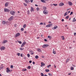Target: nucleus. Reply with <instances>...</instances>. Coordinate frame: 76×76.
Wrapping results in <instances>:
<instances>
[{"label":"nucleus","mask_w":76,"mask_h":76,"mask_svg":"<svg viewBox=\"0 0 76 76\" xmlns=\"http://www.w3.org/2000/svg\"><path fill=\"white\" fill-rule=\"evenodd\" d=\"M12 71V70L9 69V68H7L6 72L8 73H10V72H11Z\"/></svg>","instance_id":"obj_1"},{"label":"nucleus","mask_w":76,"mask_h":76,"mask_svg":"<svg viewBox=\"0 0 76 76\" xmlns=\"http://www.w3.org/2000/svg\"><path fill=\"white\" fill-rule=\"evenodd\" d=\"M15 11H11L10 12V13L12 15H13V16L15 15Z\"/></svg>","instance_id":"obj_2"},{"label":"nucleus","mask_w":76,"mask_h":76,"mask_svg":"<svg viewBox=\"0 0 76 76\" xmlns=\"http://www.w3.org/2000/svg\"><path fill=\"white\" fill-rule=\"evenodd\" d=\"M5 49V47L3 46H2L0 48V49L1 50V51H3V50H4Z\"/></svg>","instance_id":"obj_3"},{"label":"nucleus","mask_w":76,"mask_h":76,"mask_svg":"<svg viewBox=\"0 0 76 76\" xmlns=\"http://www.w3.org/2000/svg\"><path fill=\"white\" fill-rule=\"evenodd\" d=\"M48 47V45H44L42 46L43 48H45V47Z\"/></svg>","instance_id":"obj_4"},{"label":"nucleus","mask_w":76,"mask_h":76,"mask_svg":"<svg viewBox=\"0 0 76 76\" xmlns=\"http://www.w3.org/2000/svg\"><path fill=\"white\" fill-rule=\"evenodd\" d=\"M20 35V33H17L15 35V37H19Z\"/></svg>","instance_id":"obj_5"},{"label":"nucleus","mask_w":76,"mask_h":76,"mask_svg":"<svg viewBox=\"0 0 76 76\" xmlns=\"http://www.w3.org/2000/svg\"><path fill=\"white\" fill-rule=\"evenodd\" d=\"M4 11L5 12H9V9L7 8L4 9Z\"/></svg>","instance_id":"obj_6"},{"label":"nucleus","mask_w":76,"mask_h":76,"mask_svg":"<svg viewBox=\"0 0 76 76\" xmlns=\"http://www.w3.org/2000/svg\"><path fill=\"white\" fill-rule=\"evenodd\" d=\"M31 9L30 11H31V12H34V8L32 7H31Z\"/></svg>","instance_id":"obj_7"},{"label":"nucleus","mask_w":76,"mask_h":76,"mask_svg":"<svg viewBox=\"0 0 76 76\" xmlns=\"http://www.w3.org/2000/svg\"><path fill=\"white\" fill-rule=\"evenodd\" d=\"M43 13L45 15H47L48 14V12H47V11L46 10H44L43 11Z\"/></svg>","instance_id":"obj_8"},{"label":"nucleus","mask_w":76,"mask_h":76,"mask_svg":"<svg viewBox=\"0 0 76 76\" xmlns=\"http://www.w3.org/2000/svg\"><path fill=\"white\" fill-rule=\"evenodd\" d=\"M25 44H26V42H23L21 45V47H23V46L25 45Z\"/></svg>","instance_id":"obj_9"},{"label":"nucleus","mask_w":76,"mask_h":76,"mask_svg":"<svg viewBox=\"0 0 76 76\" xmlns=\"http://www.w3.org/2000/svg\"><path fill=\"white\" fill-rule=\"evenodd\" d=\"M13 19V16H11L10 18L8 19V20H12V19Z\"/></svg>","instance_id":"obj_10"},{"label":"nucleus","mask_w":76,"mask_h":76,"mask_svg":"<svg viewBox=\"0 0 76 76\" xmlns=\"http://www.w3.org/2000/svg\"><path fill=\"white\" fill-rule=\"evenodd\" d=\"M59 6H62L64 5V3L61 2L59 4Z\"/></svg>","instance_id":"obj_11"},{"label":"nucleus","mask_w":76,"mask_h":76,"mask_svg":"<svg viewBox=\"0 0 76 76\" xmlns=\"http://www.w3.org/2000/svg\"><path fill=\"white\" fill-rule=\"evenodd\" d=\"M58 28V26H54V27L52 28V29L53 30L56 29H57V28Z\"/></svg>","instance_id":"obj_12"},{"label":"nucleus","mask_w":76,"mask_h":76,"mask_svg":"<svg viewBox=\"0 0 76 76\" xmlns=\"http://www.w3.org/2000/svg\"><path fill=\"white\" fill-rule=\"evenodd\" d=\"M9 4L8 2H7L5 4V7H7L8 6V5Z\"/></svg>","instance_id":"obj_13"},{"label":"nucleus","mask_w":76,"mask_h":76,"mask_svg":"<svg viewBox=\"0 0 76 76\" xmlns=\"http://www.w3.org/2000/svg\"><path fill=\"white\" fill-rule=\"evenodd\" d=\"M30 52L31 54V55H33V54H34V51H33L30 50Z\"/></svg>","instance_id":"obj_14"},{"label":"nucleus","mask_w":76,"mask_h":76,"mask_svg":"<svg viewBox=\"0 0 76 76\" xmlns=\"http://www.w3.org/2000/svg\"><path fill=\"white\" fill-rule=\"evenodd\" d=\"M7 42V41L6 40H4L2 42V44H5V43H6V42Z\"/></svg>","instance_id":"obj_15"},{"label":"nucleus","mask_w":76,"mask_h":76,"mask_svg":"<svg viewBox=\"0 0 76 76\" xmlns=\"http://www.w3.org/2000/svg\"><path fill=\"white\" fill-rule=\"evenodd\" d=\"M41 67H42L43 66H45V64H44V63H43L42 62L41 63Z\"/></svg>","instance_id":"obj_16"},{"label":"nucleus","mask_w":76,"mask_h":76,"mask_svg":"<svg viewBox=\"0 0 76 76\" xmlns=\"http://www.w3.org/2000/svg\"><path fill=\"white\" fill-rule=\"evenodd\" d=\"M2 24L3 25H5V24H6V21H4L2 22Z\"/></svg>","instance_id":"obj_17"},{"label":"nucleus","mask_w":76,"mask_h":76,"mask_svg":"<svg viewBox=\"0 0 76 76\" xmlns=\"http://www.w3.org/2000/svg\"><path fill=\"white\" fill-rule=\"evenodd\" d=\"M68 4L69 6H72V3L71 2H69Z\"/></svg>","instance_id":"obj_18"},{"label":"nucleus","mask_w":76,"mask_h":76,"mask_svg":"<svg viewBox=\"0 0 76 76\" xmlns=\"http://www.w3.org/2000/svg\"><path fill=\"white\" fill-rule=\"evenodd\" d=\"M53 53L54 54H56V52L55 51V50H54V49H53Z\"/></svg>","instance_id":"obj_19"},{"label":"nucleus","mask_w":76,"mask_h":76,"mask_svg":"<svg viewBox=\"0 0 76 76\" xmlns=\"http://www.w3.org/2000/svg\"><path fill=\"white\" fill-rule=\"evenodd\" d=\"M37 50L38 52H41V50L39 48L37 49Z\"/></svg>","instance_id":"obj_20"},{"label":"nucleus","mask_w":76,"mask_h":76,"mask_svg":"<svg viewBox=\"0 0 76 76\" xmlns=\"http://www.w3.org/2000/svg\"><path fill=\"white\" fill-rule=\"evenodd\" d=\"M48 38H49L50 40V39H51L52 38V37L50 36H48Z\"/></svg>","instance_id":"obj_21"},{"label":"nucleus","mask_w":76,"mask_h":76,"mask_svg":"<svg viewBox=\"0 0 76 76\" xmlns=\"http://www.w3.org/2000/svg\"><path fill=\"white\" fill-rule=\"evenodd\" d=\"M67 13H68V12H66L65 13L64 15V16H66V15H67V14H68Z\"/></svg>","instance_id":"obj_22"},{"label":"nucleus","mask_w":76,"mask_h":76,"mask_svg":"<svg viewBox=\"0 0 76 76\" xmlns=\"http://www.w3.org/2000/svg\"><path fill=\"white\" fill-rule=\"evenodd\" d=\"M70 69L71 70H74V68L73 66H71L70 68Z\"/></svg>","instance_id":"obj_23"},{"label":"nucleus","mask_w":76,"mask_h":76,"mask_svg":"<svg viewBox=\"0 0 76 76\" xmlns=\"http://www.w3.org/2000/svg\"><path fill=\"white\" fill-rule=\"evenodd\" d=\"M41 1L42 2V3H46V1H45L44 0H41Z\"/></svg>","instance_id":"obj_24"},{"label":"nucleus","mask_w":76,"mask_h":76,"mask_svg":"<svg viewBox=\"0 0 76 76\" xmlns=\"http://www.w3.org/2000/svg\"><path fill=\"white\" fill-rule=\"evenodd\" d=\"M17 42L19 43V44H22V42L19 41L18 40H17Z\"/></svg>","instance_id":"obj_25"},{"label":"nucleus","mask_w":76,"mask_h":76,"mask_svg":"<svg viewBox=\"0 0 76 76\" xmlns=\"http://www.w3.org/2000/svg\"><path fill=\"white\" fill-rule=\"evenodd\" d=\"M35 58H36V59H37V58H39V56H38L37 55L35 56Z\"/></svg>","instance_id":"obj_26"},{"label":"nucleus","mask_w":76,"mask_h":76,"mask_svg":"<svg viewBox=\"0 0 76 76\" xmlns=\"http://www.w3.org/2000/svg\"><path fill=\"white\" fill-rule=\"evenodd\" d=\"M45 72H50V70L49 69H46L45 70Z\"/></svg>","instance_id":"obj_27"},{"label":"nucleus","mask_w":76,"mask_h":76,"mask_svg":"<svg viewBox=\"0 0 76 76\" xmlns=\"http://www.w3.org/2000/svg\"><path fill=\"white\" fill-rule=\"evenodd\" d=\"M43 9L44 10H46L47 9V7H43Z\"/></svg>","instance_id":"obj_28"},{"label":"nucleus","mask_w":76,"mask_h":76,"mask_svg":"<svg viewBox=\"0 0 76 76\" xmlns=\"http://www.w3.org/2000/svg\"><path fill=\"white\" fill-rule=\"evenodd\" d=\"M24 1H25V2L26 3H28V0H24Z\"/></svg>","instance_id":"obj_29"},{"label":"nucleus","mask_w":76,"mask_h":76,"mask_svg":"<svg viewBox=\"0 0 76 76\" xmlns=\"http://www.w3.org/2000/svg\"><path fill=\"white\" fill-rule=\"evenodd\" d=\"M27 69H22L23 71H26Z\"/></svg>","instance_id":"obj_30"},{"label":"nucleus","mask_w":76,"mask_h":76,"mask_svg":"<svg viewBox=\"0 0 76 76\" xmlns=\"http://www.w3.org/2000/svg\"><path fill=\"white\" fill-rule=\"evenodd\" d=\"M24 49V48H20V50H23Z\"/></svg>","instance_id":"obj_31"},{"label":"nucleus","mask_w":76,"mask_h":76,"mask_svg":"<svg viewBox=\"0 0 76 76\" xmlns=\"http://www.w3.org/2000/svg\"><path fill=\"white\" fill-rule=\"evenodd\" d=\"M61 38H62V39L63 40H64V37L63 36H62L61 37Z\"/></svg>","instance_id":"obj_32"},{"label":"nucleus","mask_w":76,"mask_h":76,"mask_svg":"<svg viewBox=\"0 0 76 76\" xmlns=\"http://www.w3.org/2000/svg\"><path fill=\"white\" fill-rule=\"evenodd\" d=\"M51 65L50 64L49 65H48L47 66V67L48 68H49V67H50V66H51Z\"/></svg>","instance_id":"obj_33"},{"label":"nucleus","mask_w":76,"mask_h":76,"mask_svg":"<svg viewBox=\"0 0 76 76\" xmlns=\"http://www.w3.org/2000/svg\"><path fill=\"white\" fill-rule=\"evenodd\" d=\"M49 26L50 27V26H51L52 25H53V24L51 23L49 24Z\"/></svg>","instance_id":"obj_34"},{"label":"nucleus","mask_w":76,"mask_h":76,"mask_svg":"<svg viewBox=\"0 0 76 76\" xmlns=\"http://www.w3.org/2000/svg\"><path fill=\"white\" fill-rule=\"evenodd\" d=\"M41 76H44V74H43V73H41Z\"/></svg>","instance_id":"obj_35"},{"label":"nucleus","mask_w":76,"mask_h":76,"mask_svg":"<svg viewBox=\"0 0 76 76\" xmlns=\"http://www.w3.org/2000/svg\"><path fill=\"white\" fill-rule=\"evenodd\" d=\"M23 4L25 6H27V4H26L24 3Z\"/></svg>","instance_id":"obj_36"},{"label":"nucleus","mask_w":76,"mask_h":76,"mask_svg":"<svg viewBox=\"0 0 76 76\" xmlns=\"http://www.w3.org/2000/svg\"><path fill=\"white\" fill-rule=\"evenodd\" d=\"M75 21H76V19H75V18H74L73 20V22H75Z\"/></svg>","instance_id":"obj_37"},{"label":"nucleus","mask_w":76,"mask_h":76,"mask_svg":"<svg viewBox=\"0 0 76 76\" xmlns=\"http://www.w3.org/2000/svg\"><path fill=\"white\" fill-rule=\"evenodd\" d=\"M26 27V24H24L23 26V28H25Z\"/></svg>","instance_id":"obj_38"},{"label":"nucleus","mask_w":76,"mask_h":76,"mask_svg":"<svg viewBox=\"0 0 76 76\" xmlns=\"http://www.w3.org/2000/svg\"><path fill=\"white\" fill-rule=\"evenodd\" d=\"M23 30H24L23 28H22L21 29V31H23Z\"/></svg>","instance_id":"obj_39"},{"label":"nucleus","mask_w":76,"mask_h":76,"mask_svg":"<svg viewBox=\"0 0 76 76\" xmlns=\"http://www.w3.org/2000/svg\"><path fill=\"white\" fill-rule=\"evenodd\" d=\"M28 69H31V66H29L27 67Z\"/></svg>","instance_id":"obj_40"},{"label":"nucleus","mask_w":76,"mask_h":76,"mask_svg":"<svg viewBox=\"0 0 76 76\" xmlns=\"http://www.w3.org/2000/svg\"><path fill=\"white\" fill-rule=\"evenodd\" d=\"M37 11H38L39 10V8L37 7Z\"/></svg>","instance_id":"obj_41"},{"label":"nucleus","mask_w":76,"mask_h":76,"mask_svg":"<svg viewBox=\"0 0 76 76\" xmlns=\"http://www.w3.org/2000/svg\"><path fill=\"white\" fill-rule=\"evenodd\" d=\"M48 75H49V76H52V74H51V73H49V74H48Z\"/></svg>","instance_id":"obj_42"},{"label":"nucleus","mask_w":76,"mask_h":76,"mask_svg":"<svg viewBox=\"0 0 76 76\" xmlns=\"http://www.w3.org/2000/svg\"><path fill=\"white\" fill-rule=\"evenodd\" d=\"M20 53H17V55L18 56H20Z\"/></svg>","instance_id":"obj_43"},{"label":"nucleus","mask_w":76,"mask_h":76,"mask_svg":"<svg viewBox=\"0 0 76 76\" xmlns=\"http://www.w3.org/2000/svg\"><path fill=\"white\" fill-rule=\"evenodd\" d=\"M27 56L28 57H30V55H29V54H27Z\"/></svg>","instance_id":"obj_44"},{"label":"nucleus","mask_w":76,"mask_h":76,"mask_svg":"<svg viewBox=\"0 0 76 76\" xmlns=\"http://www.w3.org/2000/svg\"><path fill=\"white\" fill-rule=\"evenodd\" d=\"M46 27H50V26L49 25V24L46 25Z\"/></svg>","instance_id":"obj_45"},{"label":"nucleus","mask_w":76,"mask_h":76,"mask_svg":"<svg viewBox=\"0 0 76 76\" xmlns=\"http://www.w3.org/2000/svg\"><path fill=\"white\" fill-rule=\"evenodd\" d=\"M10 68L11 69H12L13 68V65H11L10 66Z\"/></svg>","instance_id":"obj_46"},{"label":"nucleus","mask_w":76,"mask_h":76,"mask_svg":"<svg viewBox=\"0 0 76 76\" xmlns=\"http://www.w3.org/2000/svg\"><path fill=\"white\" fill-rule=\"evenodd\" d=\"M66 18L67 19H69V16L66 17Z\"/></svg>","instance_id":"obj_47"},{"label":"nucleus","mask_w":76,"mask_h":76,"mask_svg":"<svg viewBox=\"0 0 76 76\" xmlns=\"http://www.w3.org/2000/svg\"><path fill=\"white\" fill-rule=\"evenodd\" d=\"M73 15V12H72L70 13V15Z\"/></svg>","instance_id":"obj_48"},{"label":"nucleus","mask_w":76,"mask_h":76,"mask_svg":"<svg viewBox=\"0 0 76 76\" xmlns=\"http://www.w3.org/2000/svg\"><path fill=\"white\" fill-rule=\"evenodd\" d=\"M27 12H28V14H29V12H30L29 11V10H28L27 11Z\"/></svg>","instance_id":"obj_49"},{"label":"nucleus","mask_w":76,"mask_h":76,"mask_svg":"<svg viewBox=\"0 0 76 76\" xmlns=\"http://www.w3.org/2000/svg\"><path fill=\"white\" fill-rule=\"evenodd\" d=\"M54 6H56L57 5V4H53Z\"/></svg>","instance_id":"obj_50"},{"label":"nucleus","mask_w":76,"mask_h":76,"mask_svg":"<svg viewBox=\"0 0 76 76\" xmlns=\"http://www.w3.org/2000/svg\"><path fill=\"white\" fill-rule=\"evenodd\" d=\"M69 61V59H68L66 61V62H68V61Z\"/></svg>","instance_id":"obj_51"},{"label":"nucleus","mask_w":76,"mask_h":76,"mask_svg":"<svg viewBox=\"0 0 76 76\" xmlns=\"http://www.w3.org/2000/svg\"><path fill=\"white\" fill-rule=\"evenodd\" d=\"M44 41L45 42H47V39H44Z\"/></svg>","instance_id":"obj_52"},{"label":"nucleus","mask_w":76,"mask_h":76,"mask_svg":"<svg viewBox=\"0 0 76 76\" xmlns=\"http://www.w3.org/2000/svg\"><path fill=\"white\" fill-rule=\"evenodd\" d=\"M20 56H21V57H23V54L21 53L20 54Z\"/></svg>","instance_id":"obj_53"},{"label":"nucleus","mask_w":76,"mask_h":76,"mask_svg":"<svg viewBox=\"0 0 76 76\" xmlns=\"http://www.w3.org/2000/svg\"><path fill=\"white\" fill-rule=\"evenodd\" d=\"M30 0L31 3H32V2H33V0Z\"/></svg>","instance_id":"obj_54"},{"label":"nucleus","mask_w":76,"mask_h":76,"mask_svg":"<svg viewBox=\"0 0 76 76\" xmlns=\"http://www.w3.org/2000/svg\"><path fill=\"white\" fill-rule=\"evenodd\" d=\"M53 4H50V6H53Z\"/></svg>","instance_id":"obj_55"},{"label":"nucleus","mask_w":76,"mask_h":76,"mask_svg":"<svg viewBox=\"0 0 76 76\" xmlns=\"http://www.w3.org/2000/svg\"><path fill=\"white\" fill-rule=\"evenodd\" d=\"M40 25H43V23H40Z\"/></svg>","instance_id":"obj_56"},{"label":"nucleus","mask_w":76,"mask_h":76,"mask_svg":"<svg viewBox=\"0 0 76 76\" xmlns=\"http://www.w3.org/2000/svg\"><path fill=\"white\" fill-rule=\"evenodd\" d=\"M3 66L0 67V69H3Z\"/></svg>","instance_id":"obj_57"},{"label":"nucleus","mask_w":76,"mask_h":76,"mask_svg":"<svg viewBox=\"0 0 76 76\" xmlns=\"http://www.w3.org/2000/svg\"><path fill=\"white\" fill-rule=\"evenodd\" d=\"M43 25H46V23H43Z\"/></svg>","instance_id":"obj_58"},{"label":"nucleus","mask_w":76,"mask_h":76,"mask_svg":"<svg viewBox=\"0 0 76 76\" xmlns=\"http://www.w3.org/2000/svg\"><path fill=\"white\" fill-rule=\"evenodd\" d=\"M29 62L30 63H32V61H29Z\"/></svg>","instance_id":"obj_59"},{"label":"nucleus","mask_w":76,"mask_h":76,"mask_svg":"<svg viewBox=\"0 0 76 76\" xmlns=\"http://www.w3.org/2000/svg\"><path fill=\"white\" fill-rule=\"evenodd\" d=\"M64 21V19H62L61 20V21H62V22H63Z\"/></svg>","instance_id":"obj_60"},{"label":"nucleus","mask_w":76,"mask_h":76,"mask_svg":"<svg viewBox=\"0 0 76 76\" xmlns=\"http://www.w3.org/2000/svg\"><path fill=\"white\" fill-rule=\"evenodd\" d=\"M76 34V33H74V35L75 36Z\"/></svg>","instance_id":"obj_61"},{"label":"nucleus","mask_w":76,"mask_h":76,"mask_svg":"<svg viewBox=\"0 0 76 76\" xmlns=\"http://www.w3.org/2000/svg\"><path fill=\"white\" fill-rule=\"evenodd\" d=\"M14 26L15 27H16V24H15L14 25Z\"/></svg>","instance_id":"obj_62"},{"label":"nucleus","mask_w":76,"mask_h":76,"mask_svg":"<svg viewBox=\"0 0 76 76\" xmlns=\"http://www.w3.org/2000/svg\"><path fill=\"white\" fill-rule=\"evenodd\" d=\"M54 66L55 68H56V66L55 65H54Z\"/></svg>","instance_id":"obj_63"},{"label":"nucleus","mask_w":76,"mask_h":76,"mask_svg":"<svg viewBox=\"0 0 76 76\" xmlns=\"http://www.w3.org/2000/svg\"><path fill=\"white\" fill-rule=\"evenodd\" d=\"M33 64H35V62H33Z\"/></svg>","instance_id":"obj_64"}]
</instances>
